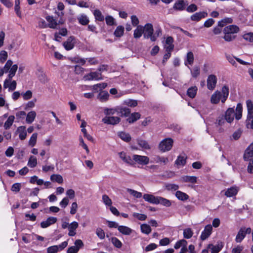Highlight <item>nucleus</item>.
Segmentation results:
<instances>
[{
    "label": "nucleus",
    "mask_w": 253,
    "mask_h": 253,
    "mask_svg": "<svg viewBox=\"0 0 253 253\" xmlns=\"http://www.w3.org/2000/svg\"><path fill=\"white\" fill-rule=\"evenodd\" d=\"M242 105L241 103H238L236 108V112L233 108H229L225 112L224 115L219 116L217 120L216 123L219 126L223 125L225 122L226 121L228 123H231L234 117L236 120H240L242 116Z\"/></svg>",
    "instance_id": "obj_1"
},
{
    "label": "nucleus",
    "mask_w": 253,
    "mask_h": 253,
    "mask_svg": "<svg viewBox=\"0 0 253 253\" xmlns=\"http://www.w3.org/2000/svg\"><path fill=\"white\" fill-rule=\"evenodd\" d=\"M229 88L226 85L222 87L221 92L215 91L211 96V102L212 104H216L219 103L220 100L222 103H224L229 95Z\"/></svg>",
    "instance_id": "obj_2"
},
{
    "label": "nucleus",
    "mask_w": 253,
    "mask_h": 253,
    "mask_svg": "<svg viewBox=\"0 0 253 253\" xmlns=\"http://www.w3.org/2000/svg\"><path fill=\"white\" fill-rule=\"evenodd\" d=\"M247 117L246 124L247 128L253 129V102L248 99L246 101Z\"/></svg>",
    "instance_id": "obj_3"
},
{
    "label": "nucleus",
    "mask_w": 253,
    "mask_h": 253,
    "mask_svg": "<svg viewBox=\"0 0 253 253\" xmlns=\"http://www.w3.org/2000/svg\"><path fill=\"white\" fill-rule=\"evenodd\" d=\"M251 232L252 229L250 227H242L239 230L235 238L236 242L241 243L245 238L246 234H249Z\"/></svg>",
    "instance_id": "obj_4"
},
{
    "label": "nucleus",
    "mask_w": 253,
    "mask_h": 253,
    "mask_svg": "<svg viewBox=\"0 0 253 253\" xmlns=\"http://www.w3.org/2000/svg\"><path fill=\"white\" fill-rule=\"evenodd\" d=\"M173 140L168 138L163 140L159 144V149L162 152H166L170 150L172 146Z\"/></svg>",
    "instance_id": "obj_5"
},
{
    "label": "nucleus",
    "mask_w": 253,
    "mask_h": 253,
    "mask_svg": "<svg viewBox=\"0 0 253 253\" xmlns=\"http://www.w3.org/2000/svg\"><path fill=\"white\" fill-rule=\"evenodd\" d=\"M143 27L144 28V38L147 39H150L152 41V37L154 32L153 25L151 23H147Z\"/></svg>",
    "instance_id": "obj_6"
},
{
    "label": "nucleus",
    "mask_w": 253,
    "mask_h": 253,
    "mask_svg": "<svg viewBox=\"0 0 253 253\" xmlns=\"http://www.w3.org/2000/svg\"><path fill=\"white\" fill-rule=\"evenodd\" d=\"M133 161L142 165H146L149 162V158L147 156L139 155H133L132 156Z\"/></svg>",
    "instance_id": "obj_7"
},
{
    "label": "nucleus",
    "mask_w": 253,
    "mask_h": 253,
    "mask_svg": "<svg viewBox=\"0 0 253 253\" xmlns=\"http://www.w3.org/2000/svg\"><path fill=\"white\" fill-rule=\"evenodd\" d=\"M102 121L105 124L116 125L120 122L121 119L118 117L105 116Z\"/></svg>",
    "instance_id": "obj_8"
},
{
    "label": "nucleus",
    "mask_w": 253,
    "mask_h": 253,
    "mask_svg": "<svg viewBox=\"0 0 253 253\" xmlns=\"http://www.w3.org/2000/svg\"><path fill=\"white\" fill-rule=\"evenodd\" d=\"M83 79L85 81H91L93 80H102L103 78L101 73L97 72H92L84 75L83 77Z\"/></svg>",
    "instance_id": "obj_9"
},
{
    "label": "nucleus",
    "mask_w": 253,
    "mask_h": 253,
    "mask_svg": "<svg viewBox=\"0 0 253 253\" xmlns=\"http://www.w3.org/2000/svg\"><path fill=\"white\" fill-rule=\"evenodd\" d=\"M74 244L75 246L68 248L67 253H77L80 249L84 246L83 242L80 239L76 240Z\"/></svg>",
    "instance_id": "obj_10"
},
{
    "label": "nucleus",
    "mask_w": 253,
    "mask_h": 253,
    "mask_svg": "<svg viewBox=\"0 0 253 253\" xmlns=\"http://www.w3.org/2000/svg\"><path fill=\"white\" fill-rule=\"evenodd\" d=\"M212 231V227L211 224H208L205 227L204 230L202 232L200 239L204 241L208 238L211 235Z\"/></svg>",
    "instance_id": "obj_11"
},
{
    "label": "nucleus",
    "mask_w": 253,
    "mask_h": 253,
    "mask_svg": "<svg viewBox=\"0 0 253 253\" xmlns=\"http://www.w3.org/2000/svg\"><path fill=\"white\" fill-rule=\"evenodd\" d=\"M217 83L216 77L214 75H210L207 79V87L210 90H213Z\"/></svg>",
    "instance_id": "obj_12"
},
{
    "label": "nucleus",
    "mask_w": 253,
    "mask_h": 253,
    "mask_svg": "<svg viewBox=\"0 0 253 253\" xmlns=\"http://www.w3.org/2000/svg\"><path fill=\"white\" fill-rule=\"evenodd\" d=\"M117 113L120 114L121 117H127L130 114V110L129 108L117 106L116 107Z\"/></svg>",
    "instance_id": "obj_13"
},
{
    "label": "nucleus",
    "mask_w": 253,
    "mask_h": 253,
    "mask_svg": "<svg viewBox=\"0 0 253 253\" xmlns=\"http://www.w3.org/2000/svg\"><path fill=\"white\" fill-rule=\"evenodd\" d=\"M145 201L153 204H158L159 196H155L153 195L145 194L143 196Z\"/></svg>",
    "instance_id": "obj_14"
},
{
    "label": "nucleus",
    "mask_w": 253,
    "mask_h": 253,
    "mask_svg": "<svg viewBox=\"0 0 253 253\" xmlns=\"http://www.w3.org/2000/svg\"><path fill=\"white\" fill-rule=\"evenodd\" d=\"M57 218L55 217H49L46 220L42 221L41 223V226L42 228H44L48 227L49 226L54 224L57 221Z\"/></svg>",
    "instance_id": "obj_15"
},
{
    "label": "nucleus",
    "mask_w": 253,
    "mask_h": 253,
    "mask_svg": "<svg viewBox=\"0 0 253 253\" xmlns=\"http://www.w3.org/2000/svg\"><path fill=\"white\" fill-rule=\"evenodd\" d=\"M253 156V142L252 143L246 150L244 159L245 161H248L250 158Z\"/></svg>",
    "instance_id": "obj_16"
},
{
    "label": "nucleus",
    "mask_w": 253,
    "mask_h": 253,
    "mask_svg": "<svg viewBox=\"0 0 253 253\" xmlns=\"http://www.w3.org/2000/svg\"><path fill=\"white\" fill-rule=\"evenodd\" d=\"M75 38L73 36L69 37L67 40L63 43V46L67 50H69L74 47Z\"/></svg>",
    "instance_id": "obj_17"
},
{
    "label": "nucleus",
    "mask_w": 253,
    "mask_h": 253,
    "mask_svg": "<svg viewBox=\"0 0 253 253\" xmlns=\"http://www.w3.org/2000/svg\"><path fill=\"white\" fill-rule=\"evenodd\" d=\"M239 31V28L235 25H231L225 27L224 28L223 32H227L233 35Z\"/></svg>",
    "instance_id": "obj_18"
},
{
    "label": "nucleus",
    "mask_w": 253,
    "mask_h": 253,
    "mask_svg": "<svg viewBox=\"0 0 253 253\" xmlns=\"http://www.w3.org/2000/svg\"><path fill=\"white\" fill-rule=\"evenodd\" d=\"M16 133H19V137L20 140H23L27 137V131L25 126H19L16 131Z\"/></svg>",
    "instance_id": "obj_19"
},
{
    "label": "nucleus",
    "mask_w": 253,
    "mask_h": 253,
    "mask_svg": "<svg viewBox=\"0 0 253 253\" xmlns=\"http://www.w3.org/2000/svg\"><path fill=\"white\" fill-rule=\"evenodd\" d=\"M223 244L221 242L218 243L216 245L214 246L211 244L208 245V249H211V253H218L223 248Z\"/></svg>",
    "instance_id": "obj_20"
},
{
    "label": "nucleus",
    "mask_w": 253,
    "mask_h": 253,
    "mask_svg": "<svg viewBox=\"0 0 253 253\" xmlns=\"http://www.w3.org/2000/svg\"><path fill=\"white\" fill-rule=\"evenodd\" d=\"M208 16V13L206 12H197L191 16V19L192 21H198L202 18H205Z\"/></svg>",
    "instance_id": "obj_21"
},
{
    "label": "nucleus",
    "mask_w": 253,
    "mask_h": 253,
    "mask_svg": "<svg viewBox=\"0 0 253 253\" xmlns=\"http://www.w3.org/2000/svg\"><path fill=\"white\" fill-rule=\"evenodd\" d=\"M120 158L126 163H127L129 165H132L134 164L133 159H132L131 157L129 156H127L126 153L124 152H121L119 153Z\"/></svg>",
    "instance_id": "obj_22"
},
{
    "label": "nucleus",
    "mask_w": 253,
    "mask_h": 253,
    "mask_svg": "<svg viewBox=\"0 0 253 253\" xmlns=\"http://www.w3.org/2000/svg\"><path fill=\"white\" fill-rule=\"evenodd\" d=\"M79 224L77 222L74 221L72 222L69 226V236H74L76 235V230L78 228Z\"/></svg>",
    "instance_id": "obj_23"
},
{
    "label": "nucleus",
    "mask_w": 253,
    "mask_h": 253,
    "mask_svg": "<svg viewBox=\"0 0 253 253\" xmlns=\"http://www.w3.org/2000/svg\"><path fill=\"white\" fill-rule=\"evenodd\" d=\"M17 83L15 81L8 82V81H4L3 84V87L4 88H8L9 91H13L15 89L16 87Z\"/></svg>",
    "instance_id": "obj_24"
},
{
    "label": "nucleus",
    "mask_w": 253,
    "mask_h": 253,
    "mask_svg": "<svg viewBox=\"0 0 253 253\" xmlns=\"http://www.w3.org/2000/svg\"><path fill=\"white\" fill-rule=\"evenodd\" d=\"M109 94L108 92L105 90L100 91L97 95V99L101 102H106L109 99Z\"/></svg>",
    "instance_id": "obj_25"
},
{
    "label": "nucleus",
    "mask_w": 253,
    "mask_h": 253,
    "mask_svg": "<svg viewBox=\"0 0 253 253\" xmlns=\"http://www.w3.org/2000/svg\"><path fill=\"white\" fill-rule=\"evenodd\" d=\"M118 230L121 233L125 235H129L132 232V230L131 228L126 226H119Z\"/></svg>",
    "instance_id": "obj_26"
},
{
    "label": "nucleus",
    "mask_w": 253,
    "mask_h": 253,
    "mask_svg": "<svg viewBox=\"0 0 253 253\" xmlns=\"http://www.w3.org/2000/svg\"><path fill=\"white\" fill-rule=\"evenodd\" d=\"M144 33L143 27L141 25L137 26L134 31L133 37L135 39L140 38Z\"/></svg>",
    "instance_id": "obj_27"
},
{
    "label": "nucleus",
    "mask_w": 253,
    "mask_h": 253,
    "mask_svg": "<svg viewBox=\"0 0 253 253\" xmlns=\"http://www.w3.org/2000/svg\"><path fill=\"white\" fill-rule=\"evenodd\" d=\"M187 157L184 155L179 156L175 162V164L177 166H184L186 162Z\"/></svg>",
    "instance_id": "obj_28"
},
{
    "label": "nucleus",
    "mask_w": 253,
    "mask_h": 253,
    "mask_svg": "<svg viewBox=\"0 0 253 253\" xmlns=\"http://www.w3.org/2000/svg\"><path fill=\"white\" fill-rule=\"evenodd\" d=\"M136 141L138 145L141 148L147 150H149L151 149V147L147 141L141 138L137 139Z\"/></svg>",
    "instance_id": "obj_29"
},
{
    "label": "nucleus",
    "mask_w": 253,
    "mask_h": 253,
    "mask_svg": "<svg viewBox=\"0 0 253 253\" xmlns=\"http://www.w3.org/2000/svg\"><path fill=\"white\" fill-rule=\"evenodd\" d=\"M238 191V190L236 187H231L225 191V195L227 197H231L236 195Z\"/></svg>",
    "instance_id": "obj_30"
},
{
    "label": "nucleus",
    "mask_w": 253,
    "mask_h": 253,
    "mask_svg": "<svg viewBox=\"0 0 253 253\" xmlns=\"http://www.w3.org/2000/svg\"><path fill=\"white\" fill-rule=\"evenodd\" d=\"M46 20L48 22V27L50 28L56 29L58 26L57 22L53 18L52 16H48L46 17Z\"/></svg>",
    "instance_id": "obj_31"
},
{
    "label": "nucleus",
    "mask_w": 253,
    "mask_h": 253,
    "mask_svg": "<svg viewBox=\"0 0 253 253\" xmlns=\"http://www.w3.org/2000/svg\"><path fill=\"white\" fill-rule=\"evenodd\" d=\"M79 22L82 25H86L88 24L89 20L86 15L81 14L77 18Z\"/></svg>",
    "instance_id": "obj_32"
},
{
    "label": "nucleus",
    "mask_w": 253,
    "mask_h": 253,
    "mask_svg": "<svg viewBox=\"0 0 253 253\" xmlns=\"http://www.w3.org/2000/svg\"><path fill=\"white\" fill-rule=\"evenodd\" d=\"M36 113L34 111H32L29 112L26 117V121L28 124H31L33 123L36 118Z\"/></svg>",
    "instance_id": "obj_33"
},
{
    "label": "nucleus",
    "mask_w": 253,
    "mask_h": 253,
    "mask_svg": "<svg viewBox=\"0 0 253 253\" xmlns=\"http://www.w3.org/2000/svg\"><path fill=\"white\" fill-rule=\"evenodd\" d=\"M194 55L193 53L191 52H188L186 55V60L185 61V65L187 66L188 64L190 65H192L194 62Z\"/></svg>",
    "instance_id": "obj_34"
},
{
    "label": "nucleus",
    "mask_w": 253,
    "mask_h": 253,
    "mask_svg": "<svg viewBox=\"0 0 253 253\" xmlns=\"http://www.w3.org/2000/svg\"><path fill=\"white\" fill-rule=\"evenodd\" d=\"M140 114L139 113L135 112L132 113L131 115L127 119V121L129 123H133L140 118Z\"/></svg>",
    "instance_id": "obj_35"
},
{
    "label": "nucleus",
    "mask_w": 253,
    "mask_h": 253,
    "mask_svg": "<svg viewBox=\"0 0 253 253\" xmlns=\"http://www.w3.org/2000/svg\"><path fill=\"white\" fill-rule=\"evenodd\" d=\"M175 196L178 200L181 201H185L189 198V196L187 194L180 191H177L176 192Z\"/></svg>",
    "instance_id": "obj_36"
},
{
    "label": "nucleus",
    "mask_w": 253,
    "mask_h": 253,
    "mask_svg": "<svg viewBox=\"0 0 253 253\" xmlns=\"http://www.w3.org/2000/svg\"><path fill=\"white\" fill-rule=\"evenodd\" d=\"M197 91V87L196 86H192L189 88L187 91V95L191 98H193L195 97Z\"/></svg>",
    "instance_id": "obj_37"
},
{
    "label": "nucleus",
    "mask_w": 253,
    "mask_h": 253,
    "mask_svg": "<svg viewBox=\"0 0 253 253\" xmlns=\"http://www.w3.org/2000/svg\"><path fill=\"white\" fill-rule=\"evenodd\" d=\"M185 4L184 0H178L174 4L173 8L176 10H182L185 8Z\"/></svg>",
    "instance_id": "obj_38"
},
{
    "label": "nucleus",
    "mask_w": 253,
    "mask_h": 253,
    "mask_svg": "<svg viewBox=\"0 0 253 253\" xmlns=\"http://www.w3.org/2000/svg\"><path fill=\"white\" fill-rule=\"evenodd\" d=\"M141 231L146 235L149 234L152 230L150 226L147 224H142L140 226Z\"/></svg>",
    "instance_id": "obj_39"
},
{
    "label": "nucleus",
    "mask_w": 253,
    "mask_h": 253,
    "mask_svg": "<svg viewBox=\"0 0 253 253\" xmlns=\"http://www.w3.org/2000/svg\"><path fill=\"white\" fill-rule=\"evenodd\" d=\"M50 179L51 181H55L59 184L62 183L63 182V177L60 174H52L50 176Z\"/></svg>",
    "instance_id": "obj_40"
},
{
    "label": "nucleus",
    "mask_w": 253,
    "mask_h": 253,
    "mask_svg": "<svg viewBox=\"0 0 253 253\" xmlns=\"http://www.w3.org/2000/svg\"><path fill=\"white\" fill-rule=\"evenodd\" d=\"M158 202V204H160L167 207L171 206V202L169 200L161 197H159Z\"/></svg>",
    "instance_id": "obj_41"
},
{
    "label": "nucleus",
    "mask_w": 253,
    "mask_h": 253,
    "mask_svg": "<svg viewBox=\"0 0 253 253\" xmlns=\"http://www.w3.org/2000/svg\"><path fill=\"white\" fill-rule=\"evenodd\" d=\"M124 33V27L123 26H118L114 32V35L116 37H122Z\"/></svg>",
    "instance_id": "obj_42"
},
{
    "label": "nucleus",
    "mask_w": 253,
    "mask_h": 253,
    "mask_svg": "<svg viewBox=\"0 0 253 253\" xmlns=\"http://www.w3.org/2000/svg\"><path fill=\"white\" fill-rule=\"evenodd\" d=\"M118 135L123 140L126 142H128L131 140V137L128 133L124 132H120L119 133Z\"/></svg>",
    "instance_id": "obj_43"
},
{
    "label": "nucleus",
    "mask_w": 253,
    "mask_h": 253,
    "mask_svg": "<svg viewBox=\"0 0 253 253\" xmlns=\"http://www.w3.org/2000/svg\"><path fill=\"white\" fill-rule=\"evenodd\" d=\"M233 19L231 18L226 17L218 22V25L220 27H224L227 24L232 23Z\"/></svg>",
    "instance_id": "obj_44"
},
{
    "label": "nucleus",
    "mask_w": 253,
    "mask_h": 253,
    "mask_svg": "<svg viewBox=\"0 0 253 253\" xmlns=\"http://www.w3.org/2000/svg\"><path fill=\"white\" fill-rule=\"evenodd\" d=\"M162 35V30L161 28L158 27L156 28V30L155 32H153V36L152 37V42H155L156 41L157 39L160 37Z\"/></svg>",
    "instance_id": "obj_45"
},
{
    "label": "nucleus",
    "mask_w": 253,
    "mask_h": 253,
    "mask_svg": "<svg viewBox=\"0 0 253 253\" xmlns=\"http://www.w3.org/2000/svg\"><path fill=\"white\" fill-rule=\"evenodd\" d=\"M15 117L14 116H10L6 121L5 122L4 124V127L7 129H8L12 125L14 120Z\"/></svg>",
    "instance_id": "obj_46"
},
{
    "label": "nucleus",
    "mask_w": 253,
    "mask_h": 253,
    "mask_svg": "<svg viewBox=\"0 0 253 253\" xmlns=\"http://www.w3.org/2000/svg\"><path fill=\"white\" fill-rule=\"evenodd\" d=\"M37 165V160L36 157L33 156H31L28 162V165L30 168H35Z\"/></svg>",
    "instance_id": "obj_47"
},
{
    "label": "nucleus",
    "mask_w": 253,
    "mask_h": 253,
    "mask_svg": "<svg viewBox=\"0 0 253 253\" xmlns=\"http://www.w3.org/2000/svg\"><path fill=\"white\" fill-rule=\"evenodd\" d=\"M95 18L96 20L99 21H103L104 19V16L102 14L101 11L99 10L96 9L93 12Z\"/></svg>",
    "instance_id": "obj_48"
},
{
    "label": "nucleus",
    "mask_w": 253,
    "mask_h": 253,
    "mask_svg": "<svg viewBox=\"0 0 253 253\" xmlns=\"http://www.w3.org/2000/svg\"><path fill=\"white\" fill-rule=\"evenodd\" d=\"M182 180L185 182H191L194 183L196 182L197 177L194 176H184L182 177Z\"/></svg>",
    "instance_id": "obj_49"
},
{
    "label": "nucleus",
    "mask_w": 253,
    "mask_h": 253,
    "mask_svg": "<svg viewBox=\"0 0 253 253\" xmlns=\"http://www.w3.org/2000/svg\"><path fill=\"white\" fill-rule=\"evenodd\" d=\"M20 0H15L14 10H15V11L17 16L21 17V11L20 10Z\"/></svg>",
    "instance_id": "obj_50"
},
{
    "label": "nucleus",
    "mask_w": 253,
    "mask_h": 253,
    "mask_svg": "<svg viewBox=\"0 0 253 253\" xmlns=\"http://www.w3.org/2000/svg\"><path fill=\"white\" fill-rule=\"evenodd\" d=\"M111 241L117 248L120 249L122 246V242L116 237H112L111 239Z\"/></svg>",
    "instance_id": "obj_51"
},
{
    "label": "nucleus",
    "mask_w": 253,
    "mask_h": 253,
    "mask_svg": "<svg viewBox=\"0 0 253 253\" xmlns=\"http://www.w3.org/2000/svg\"><path fill=\"white\" fill-rule=\"evenodd\" d=\"M38 137V134L37 133H33L29 141V145L32 147L34 146L37 142V139Z\"/></svg>",
    "instance_id": "obj_52"
},
{
    "label": "nucleus",
    "mask_w": 253,
    "mask_h": 253,
    "mask_svg": "<svg viewBox=\"0 0 253 253\" xmlns=\"http://www.w3.org/2000/svg\"><path fill=\"white\" fill-rule=\"evenodd\" d=\"M193 232L191 228H186L183 231V236L186 239H190L193 236Z\"/></svg>",
    "instance_id": "obj_53"
},
{
    "label": "nucleus",
    "mask_w": 253,
    "mask_h": 253,
    "mask_svg": "<svg viewBox=\"0 0 253 253\" xmlns=\"http://www.w3.org/2000/svg\"><path fill=\"white\" fill-rule=\"evenodd\" d=\"M127 191L131 195H132L133 197L137 198H140L142 197V193L139 192H137L134 190L131 189H127Z\"/></svg>",
    "instance_id": "obj_54"
},
{
    "label": "nucleus",
    "mask_w": 253,
    "mask_h": 253,
    "mask_svg": "<svg viewBox=\"0 0 253 253\" xmlns=\"http://www.w3.org/2000/svg\"><path fill=\"white\" fill-rule=\"evenodd\" d=\"M124 104L129 107H135L137 105V102L135 100L128 99L125 100Z\"/></svg>",
    "instance_id": "obj_55"
},
{
    "label": "nucleus",
    "mask_w": 253,
    "mask_h": 253,
    "mask_svg": "<svg viewBox=\"0 0 253 253\" xmlns=\"http://www.w3.org/2000/svg\"><path fill=\"white\" fill-rule=\"evenodd\" d=\"M224 34V36L223 38L227 42H231L235 39L236 36L231 34L230 33H228L227 32H223Z\"/></svg>",
    "instance_id": "obj_56"
},
{
    "label": "nucleus",
    "mask_w": 253,
    "mask_h": 253,
    "mask_svg": "<svg viewBox=\"0 0 253 253\" xmlns=\"http://www.w3.org/2000/svg\"><path fill=\"white\" fill-rule=\"evenodd\" d=\"M134 217L137 218L139 220L143 221L146 219L147 215L144 214H141L137 212H134L132 214Z\"/></svg>",
    "instance_id": "obj_57"
},
{
    "label": "nucleus",
    "mask_w": 253,
    "mask_h": 253,
    "mask_svg": "<svg viewBox=\"0 0 253 253\" xmlns=\"http://www.w3.org/2000/svg\"><path fill=\"white\" fill-rule=\"evenodd\" d=\"M102 200L103 203L107 206H111L112 204L111 199L106 195L102 196Z\"/></svg>",
    "instance_id": "obj_58"
},
{
    "label": "nucleus",
    "mask_w": 253,
    "mask_h": 253,
    "mask_svg": "<svg viewBox=\"0 0 253 253\" xmlns=\"http://www.w3.org/2000/svg\"><path fill=\"white\" fill-rule=\"evenodd\" d=\"M166 188L168 190L176 191L179 188L178 185L175 184H167L166 185Z\"/></svg>",
    "instance_id": "obj_59"
},
{
    "label": "nucleus",
    "mask_w": 253,
    "mask_h": 253,
    "mask_svg": "<svg viewBox=\"0 0 253 253\" xmlns=\"http://www.w3.org/2000/svg\"><path fill=\"white\" fill-rule=\"evenodd\" d=\"M116 112H117L116 107L114 109L105 108L104 109V113L106 115V116H110V115H113Z\"/></svg>",
    "instance_id": "obj_60"
},
{
    "label": "nucleus",
    "mask_w": 253,
    "mask_h": 253,
    "mask_svg": "<svg viewBox=\"0 0 253 253\" xmlns=\"http://www.w3.org/2000/svg\"><path fill=\"white\" fill-rule=\"evenodd\" d=\"M13 64V62L11 60H8L6 64H5L3 68L2 69L4 71V72L7 73L12 66V65Z\"/></svg>",
    "instance_id": "obj_61"
},
{
    "label": "nucleus",
    "mask_w": 253,
    "mask_h": 253,
    "mask_svg": "<svg viewBox=\"0 0 253 253\" xmlns=\"http://www.w3.org/2000/svg\"><path fill=\"white\" fill-rule=\"evenodd\" d=\"M96 234L100 239H104L105 236V232L101 228H97L96 230Z\"/></svg>",
    "instance_id": "obj_62"
},
{
    "label": "nucleus",
    "mask_w": 253,
    "mask_h": 253,
    "mask_svg": "<svg viewBox=\"0 0 253 253\" xmlns=\"http://www.w3.org/2000/svg\"><path fill=\"white\" fill-rule=\"evenodd\" d=\"M7 58V53L4 50L0 52V61L3 63Z\"/></svg>",
    "instance_id": "obj_63"
},
{
    "label": "nucleus",
    "mask_w": 253,
    "mask_h": 253,
    "mask_svg": "<svg viewBox=\"0 0 253 253\" xmlns=\"http://www.w3.org/2000/svg\"><path fill=\"white\" fill-rule=\"evenodd\" d=\"M243 38L246 41H248L251 42H253V33H250L245 34L243 36Z\"/></svg>",
    "instance_id": "obj_64"
}]
</instances>
